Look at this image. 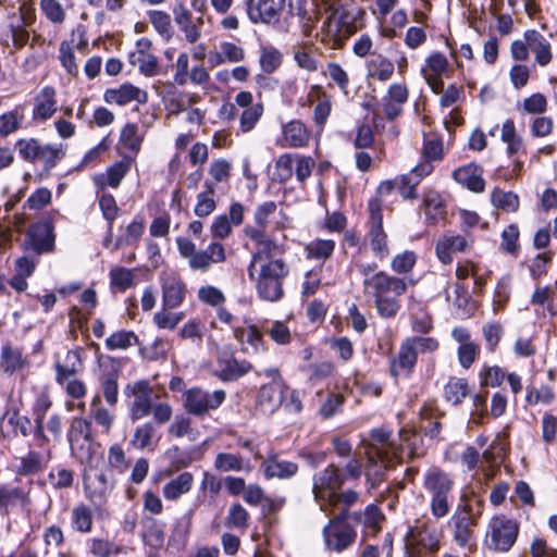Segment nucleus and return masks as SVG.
I'll use <instances>...</instances> for the list:
<instances>
[{
  "label": "nucleus",
  "instance_id": "obj_9",
  "mask_svg": "<svg viewBox=\"0 0 557 557\" xmlns=\"http://www.w3.org/2000/svg\"><path fill=\"white\" fill-rule=\"evenodd\" d=\"M115 485V478L112 471L106 469H90L84 474V486L87 497L94 502L101 504L112 493Z\"/></svg>",
  "mask_w": 557,
  "mask_h": 557
},
{
  "label": "nucleus",
  "instance_id": "obj_31",
  "mask_svg": "<svg viewBox=\"0 0 557 557\" xmlns=\"http://www.w3.org/2000/svg\"><path fill=\"white\" fill-rule=\"evenodd\" d=\"M443 537V529L437 521L423 516V522L420 525V547L430 553H436L440 549V543Z\"/></svg>",
  "mask_w": 557,
  "mask_h": 557
},
{
  "label": "nucleus",
  "instance_id": "obj_22",
  "mask_svg": "<svg viewBox=\"0 0 557 557\" xmlns=\"http://www.w3.org/2000/svg\"><path fill=\"white\" fill-rule=\"evenodd\" d=\"M219 370L215 375L224 381H236L247 374L252 369V364L247 360L236 359L232 352L223 351L218 356Z\"/></svg>",
  "mask_w": 557,
  "mask_h": 557
},
{
  "label": "nucleus",
  "instance_id": "obj_62",
  "mask_svg": "<svg viewBox=\"0 0 557 557\" xmlns=\"http://www.w3.org/2000/svg\"><path fill=\"white\" fill-rule=\"evenodd\" d=\"M294 59L297 65L308 72H317L319 69V61L312 53V46H302L294 53Z\"/></svg>",
  "mask_w": 557,
  "mask_h": 557
},
{
  "label": "nucleus",
  "instance_id": "obj_14",
  "mask_svg": "<svg viewBox=\"0 0 557 557\" xmlns=\"http://www.w3.org/2000/svg\"><path fill=\"white\" fill-rule=\"evenodd\" d=\"M345 479L346 476L334 465H330L317 473L313 478L312 487L315 499L330 502L336 491L344 484Z\"/></svg>",
  "mask_w": 557,
  "mask_h": 557
},
{
  "label": "nucleus",
  "instance_id": "obj_35",
  "mask_svg": "<svg viewBox=\"0 0 557 557\" xmlns=\"http://www.w3.org/2000/svg\"><path fill=\"white\" fill-rule=\"evenodd\" d=\"M133 159L129 157L123 158L121 161L115 162L107 170V174L96 178V184L100 189H104L106 186L116 188L127 172L131 170Z\"/></svg>",
  "mask_w": 557,
  "mask_h": 557
},
{
  "label": "nucleus",
  "instance_id": "obj_39",
  "mask_svg": "<svg viewBox=\"0 0 557 557\" xmlns=\"http://www.w3.org/2000/svg\"><path fill=\"white\" fill-rule=\"evenodd\" d=\"M193 482L194 476L191 473L183 472L178 474L163 486L162 493L164 498L168 500L178 499L182 495L190 491Z\"/></svg>",
  "mask_w": 557,
  "mask_h": 557
},
{
  "label": "nucleus",
  "instance_id": "obj_1",
  "mask_svg": "<svg viewBox=\"0 0 557 557\" xmlns=\"http://www.w3.org/2000/svg\"><path fill=\"white\" fill-rule=\"evenodd\" d=\"M327 14L322 25V42L332 49L343 47L345 40L362 27L364 11L357 7L335 5L325 7Z\"/></svg>",
  "mask_w": 557,
  "mask_h": 557
},
{
  "label": "nucleus",
  "instance_id": "obj_23",
  "mask_svg": "<svg viewBox=\"0 0 557 557\" xmlns=\"http://www.w3.org/2000/svg\"><path fill=\"white\" fill-rule=\"evenodd\" d=\"M444 157V145L442 136L438 134H424L422 161H420V178L430 175L434 165Z\"/></svg>",
  "mask_w": 557,
  "mask_h": 557
},
{
  "label": "nucleus",
  "instance_id": "obj_8",
  "mask_svg": "<svg viewBox=\"0 0 557 557\" xmlns=\"http://www.w3.org/2000/svg\"><path fill=\"white\" fill-rule=\"evenodd\" d=\"M382 207V199L372 198L369 200L368 211L370 219L368 237L373 252L380 259H384L389 253L387 235L383 230Z\"/></svg>",
  "mask_w": 557,
  "mask_h": 557
},
{
  "label": "nucleus",
  "instance_id": "obj_24",
  "mask_svg": "<svg viewBox=\"0 0 557 557\" xmlns=\"http://www.w3.org/2000/svg\"><path fill=\"white\" fill-rule=\"evenodd\" d=\"M417 341L412 338L401 345L397 357L391 361L393 376L407 377L412 373L417 361Z\"/></svg>",
  "mask_w": 557,
  "mask_h": 557
},
{
  "label": "nucleus",
  "instance_id": "obj_4",
  "mask_svg": "<svg viewBox=\"0 0 557 557\" xmlns=\"http://www.w3.org/2000/svg\"><path fill=\"white\" fill-rule=\"evenodd\" d=\"M349 517L347 509H343L323 528L322 535L329 552L342 553L355 543L357 531L348 522Z\"/></svg>",
  "mask_w": 557,
  "mask_h": 557
},
{
  "label": "nucleus",
  "instance_id": "obj_47",
  "mask_svg": "<svg viewBox=\"0 0 557 557\" xmlns=\"http://www.w3.org/2000/svg\"><path fill=\"white\" fill-rule=\"evenodd\" d=\"M42 143L37 138H21L16 141L15 147L20 157L27 162L38 161Z\"/></svg>",
  "mask_w": 557,
  "mask_h": 557
},
{
  "label": "nucleus",
  "instance_id": "obj_5",
  "mask_svg": "<svg viewBox=\"0 0 557 557\" xmlns=\"http://www.w3.org/2000/svg\"><path fill=\"white\" fill-rule=\"evenodd\" d=\"M518 533L517 521L506 516H495L488 523L486 543L494 550L508 552L517 541Z\"/></svg>",
  "mask_w": 557,
  "mask_h": 557
},
{
  "label": "nucleus",
  "instance_id": "obj_54",
  "mask_svg": "<svg viewBox=\"0 0 557 557\" xmlns=\"http://www.w3.org/2000/svg\"><path fill=\"white\" fill-rule=\"evenodd\" d=\"M335 243L331 239H314L310 242L305 250L309 259H327L332 256Z\"/></svg>",
  "mask_w": 557,
  "mask_h": 557
},
{
  "label": "nucleus",
  "instance_id": "obj_49",
  "mask_svg": "<svg viewBox=\"0 0 557 557\" xmlns=\"http://www.w3.org/2000/svg\"><path fill=\"white\" fill-rule=\"evenodd\" d=\"M108 462L109 468L107 470L112 471L113 475L115 473L124 474L129 467V461L126 459L124 449L117 444L109 448Z\"/></svg>",
  "mask_w": 557,
  "mask_h": 557
},
{
  "label": "nucleus",
  "instance_id": "obj_44",
  "mask_svg": "<svg viewBox=\"0 0 557 557\" xmlns=\"http://www.w3.org/2000/svg\"><path fill=\"white\" fill-rule=\"evenodd\" d=\"M396 458L397 457L391 456L388 465L382 462L380 459H376L373 462L368 461L366 478L370 488H375L380 485V483L384 480L385 471L394 466Z\"/></svg>",
  "mask_w": 557,
  "mask_h": 557
},
{
  "label": "nucleus",
  "instance_id": "obj_56",
  "mask_svg": "<svg viewBox=\"0 0 557 557\" xmlns=\"http://www.w3.org/2000/svg\"><path fill=\"white\" fill-rule=\"evenodd\" d=\"M24 115L17 109L4 112L0 115V136L7 137L16 132L22 124Z\"/></svg>",
  "mask_w": 557,
  "mask_h": 557
},
{
  "label": "nucleus",
  "instance_id": "obj_41",
  "mask_svg": "<svg viewBox=\"0 0 557 557\" xmlns=\"http://www.w3.org/2000/svg\"><path fill=\"white\" fill-rule=\"evenodd\" d=\"M214 468L221 472L249 470V465H245L240 455L220 453L214 460Z\"/></svg>",
  "mask_w": 557,
  "mask_h": 557
},
{
  "label": "nucleus",
  "instance_id": "obj_63",
  "mask_svg": "<svg viewBox=\"0 0 557 557\" xmlns=\"http://www.w3.org/2000/svg\"><path fill=\"white\" fill-rule=\"evenodd\" d=\"M52 199L51 190L46 187L36 189L24 202L23 208L39 211L47 207Z\"/></svg>",
  "mask_w": 557,
  "mask_h": 557
},
{
  "label": "nucleus",
  "instance_id": "obj_17",
  "mask_svg": "<svg viewBox=\"0 0 557 557\" xmlns=\"http://www.w3.org/2000/svg\"><path fill=\"white\" fill-rule=\"evenodd\" d=\"M285 0H248L246 10L252 23L271 24L278 21Z\"/></svg>",
  "mask_w": 557,
  "mask_h": 557
},
{
  "label": "nucleus",
  "instance_id": "obj_7",
  "mask_svg": "<svg viewBox=\"0 0 557 557\" xmlns=\"http://www.w3.org/2000/svg\"><path fill=\"white\" fill-rule=\"evenodd\" d=\"M226 398L223 389L211 392L200 387L187 389L183 395L186 411L197 417H203L209 411L218 409Z\"/></svg>",
  "mask_w": 557,
  "mask_h": 557
},
{
  "label": "nucleus",
  "instance_id": "obj_33",
  "mask_svg": "<svg viewBox=\"0 0 557 557\" xmlns=\"http://www.w3.org/2000/svg\"><path fill=\"white\" fill-rule=\"evenodd\" d=\"M423 208L426 225H436L445 218V205L442 196L435 190H428L423 195Z\"/></svg>",
  "mask_w": 557,
  "mask_h": 557
},
{
  "label": "nucleus",
  "instance_id": "obj_59",
  "mask_svg": "<svg viewBox=\"0 0 557 557\" xmlns=\"http://www.w3.org/2000/svg\"><path fill=\"white\" fill-rule=\"evenodd\" d=\"M99 207L101 209L103 218L108 221V231L111 235L112 225L114 220L117 218L120 208L116 205L114 197L111 194L102 193L99 196Z\"/></svg>",
  "mask_w": 557,
  "mask_h": 557
},
{
  "label": "nucleus",
  "instance_id": "obj_28",
  "mask_svg": "<svg viewBox=\"0 0 557 557\" xmlns=\"http://www.w3.org/2000/svg\"><path fill=\"white\" fill-rule=\"evenodd\" d=\"M159 440L157 425L152 421H147L135 428L129 445L137 450H153Z\"/></svg>",
  "mask_w": 557,
  "mask_h": 557
},
{
  "label": "nucleus",
  "instance_id": "obj_55",
  "mask_svg": "<svg viewBox=\"0 0 557 557\" xmlns=\"http://www.w3.org/2000/svg\"><path fill=\"white\" fill-rule=\"evenodd\" d=\"M555 398L553 389L547 385H542L540 388L528 385L525 388V404L534 406L537 404L548 405Z\"/></svg>",
  "mask_w": 557,
  "mask_h": 557
},
{
  "label": "nucleus",
  "instance_id": "obj_13",
  "mask_svg": "<svg viewBox=\"0 0 557 557\" xmlns=\"http://www.w3.org/2000/svg\"><path fill=\"white\" fill-rule=\"evenodd\" d=\"M54 230L50 222H38L29 226L25 235V248L36 255L54 251Z\"/></svg>",
  "mask_w": 557,
  "mask_h": 557
},
{
  "label": "nucleus",
  "instance_id": "obj_37",
  "mask_svg": "<svg viewBox=\"0 0 557 557\" xmlns=\"http://www.w3.org/2000/svg\"><path fill=\"white\" fill-rule=\"evenodd\" d=\"M27 364L26 359L23 357L20 348L12 347L11 345H3L0 355V370L11 375L15 371L23 369Z\"/></svg>",
  "mask_w": 557,
  "mask_h": 557
},
{
  "label": "nucleus",
  "instance_id": "obj_40",
  "mask_svg": "<svg viewBox=\"0 0 557 557\" xmlns=\"http://www.w3.org/2000/svg\"><path fill=\"white\" fill-rule=\"evenodd\" d=\"M67 145L65 144H44L40 150V161L46 171H51L65 157Z\"/></svg>",
  "mask_w": 557,
  "mask_h": 557
},
{
  "label": "nucleus",
  "instance_id": "obj_3",
  "mask_svg": "<svg viewBox=\"0 0 557 557\" xmlns=\"http://www.w3.org/2000/svg\"><path fill=\"white\" fill-rule=\"evenodd\" d=\"M176 245L180 255L188 261L194 271L206 272L212 263H222L226 260L224 246L219 242H212L203 250H197L196 245L186 237H178Z\"/></svg>",
  "mask_w": 557,
  "mask_h": 557
},
{
  "label": "nucleus",
  "instance_id": "obj_64",
  "mask_svg": "<svg viewBox=\"0 0 557 557\" xmlns=\"http://www.w3.org/2000/svg\"><path fill=\"white\" fill-rule=\"evenodd\" d=\"M264 331L278 345H287L292 341L289 327L282 321L271 322Z\"/></svg>",
  "mask_w": 557,
  "mask_h": 557
},
{
  "label": "nucleus",
  "instance_id": "obj_52",
  "mask_svg": "<svg viewBox=\"0 0 557 557\" xmlns=\"http://www.w3.org/2000/svg\"><path fill=\"white\" fill-rule=\"evenodd\" d=\"M138 344L137 335L132 331H119L112 333L106 339V347L109 350L127 349Z\"/></svg>",
  "mask_w": 557,
  "mask_h": 557
},
{
  "label": "nucleus",
  "instance_id": "obj_38",
  "mask_svg": "<svg viewBox=\"0 0 557 557\" xmlns=\"http://www.w3.org/2000/svg\"><path fill=\"white\" fill-rule=\"evenodd\" d=\"M351 517L363 524L367 535H375L381 530V522L384 519L380 508L369 505L363 511L354 512Z\"/></svg>",
  "mask_w": 557,
  "mask_h": 557
},
{
  "label": "nucleus",
  "instance_id": "obj_34",
  "mask_svg": "<svg viewBox=\"0 0 557 557\" xmlns=\"http://www.w3.org/2000/svg\"><path fill=\"white\" fill-rule=\"evenodd\" d=\"M423 485L431 495H449L453 490V481L438 468H432L425 473Z\"/></svg>",
  "mask_w": 557,
  "mask_h": 557
},
{
  "label": "nucleus",
  "instance_id": "obj_29",
  "mask_svg": "<svg viewBox=\"0 0 557 557\" xmlns=\"http://www.w3.org/2000/svg\"><path fill=\"white\" fill-rule=\"evenodd\" d=\"M67 440L73 453L88 450L91 441L90 422L83 418H74L69 430Z\"/></svg>",
  "mask_w": 557,
  "mask_h": 557
},
{
  "label": "nucleus",
  "instance_id": "obj_12",
  "mask_svg": "<svg viewBox=\"0 0 557 557\" xmlns=\"http://www.w3.org/2000/svg\"><path fill=\"white\" fill-rule=\"evenodd\" d=\"M246 236L253 244V251L249 264H259L274 260L280 252V246L267 234L263 228L246 226L244 230Z\"/></svg>",
  "mask_w": 557,
  "mask_h": 557
},
{
  "label": "nucleus",
  "instance_id": "obj_46",
  "mask_svg": "<svg viewBox=\"0 0 557 557\" xmlns=\"http://www.w3.org/2000/svg\"><path fill=\"white\" fill-rule=\"evenodd\" d=\"M444 392L448 401L458 405L469 395L470 388L465 379H451L445 385Z\"/></svg>",
  "mask_w": 557,
  "mask_h": 557
},
{
  "label": "nucleus",
  "instance_id": "obj_61",
  "mask_svg": "<svg viewBox=\"0 0 557 557\" xmlns=\"http://www.w3.org/2000/svg\"><path fill=\"white\" fill-rule=\"evenodd\" d=\"M170 309L158 311L153 315V322L159 329L174 330L177 324L184 319V312H171Z\"/></svg>",
  "mask_w": 557,
  "mask_h": 557
},
{
  "label": "nucleus",
  "instance_id": "obj_25",
  "mask_svg": "<svg viewBox=\"0 0 557 557\" xmlns=\"http://www.w3.org/2000/svg\"><path fill=\"white\" fill-rule=\"evenodd\" d=\"M284 381H275L261 386L257 405L264 414H271L280 408L283 401Z\"/></svg>",
  "mask_w": 557,
  "mask_h": 557
},
{
  "label": "nucleus",
  "instance_id": "obj_32",
  "mask_svg": "<svg viewBox=\"0 0 557 557\" xmlns=\"http://www.w3.org/2000/svg\"><path fill=\"white\" fill-rule=\"evenodd\" d=\"M524 38L535 54V60L541 66H546L553 59L549 41L537 30L529 29Z\"/></svg>",
  "mask_w": 557,
  "mask_h": 557
},
{
  "label": "nucleus",
  "instance_id": "obj_51",
  "mask_svg": "<svg viewBox=\"0 0 557 557\" xmlns=\"http://www.w3.org/2000/svg\"><path fill=\"white\" fill-rule=\"evenodd\" d=\"M491 201L494 207L507 212H515L519 208V197L512 191L496 188L492 191Z\"/></svg>",
  "mask_w": 557,
  "mask_h": 557
},
{
  "label": "nucleus",
  "instance_id": "obj_19",
  "mask_svg": "<svg viewBox=\"0 0 557 557\" xmlns=\"http://www.w3.org/2000/svg\"><path fill=\"white\" fill-rule=\"evenodd\" d=\"M103 99L107 103L119 107L126 106L132 101L145 104L148 101V92L131 83H124L115 88L107 89Z\"/></svg>",
  "mask_w": 557,
  "mask_h": 557
},
{
  "label": "nucleus",
  "instance_id": "obj_20",
  "mask_svg": "<svg viewBox=\"0 0 557 557\" xmlns=\"http://www.w3.org/2000/svg\"><path fill=\"white\" fill-rule=\"evenodd\" d=\"M311 133L300 120H292L282 125V135L276 145L282 148H304L310 141Z\"/></svg>",
  "mask_w": 557,
  "mask_h": 557
},
{
  "label": "nucleus",
  "instance_id": "obj_16",
  "mask_svg": "<svg viewBox=\"0 0 557 557\" xmlns=\"http://www.w3.org/2000/svg\"><path fill=\"white\" fill-rule=\"evenodd\" d=\"M162 290V306L164 309L178 308L186 297V284L173 271H163L159 276Z\"/></svg>",
  "mask_w": 557,
  "mask_h": 557
},
{
  "label": "nucleus",
  "instance_id": "obj_11",
  "mask_svg": "<svg viewBox=\"0 0 557 557\" xmlns=\"http://www.w3.org/2000/svg\"><path fill=\"white\" fill-rule=\"evenodd\" d=\"M391 431L379 428L371 431L370 442L366 444V455L369 462L380 459L388 465L391 456L397 457V446L391 440Z\"/></svg>",
  "mask_w": 557,
  "mask_h": 557
},
{
  "label": "nucleus",
  "instance_id": "obj_21",
  "mask_svg": "<svg viewBox=\"0 0 557 557\" xmlns=\"http://www.w3.org/2000/svg\"><path fill=\"white\" fill-rule=\"evenodd\" d=\"M256 458L261 459V469L268 480H287L298 472L297 463L280 459L275 453H270L265 457L256 455Z\"/></svg>",
  "mask_w": 557,
  "mask_h": 557
},
{
  "label": "nucleus",
  "instance_id": "obj_26",
  "mask_svg": "<svg viewBox=\"0 0 557 557\" xmlns=\"http://www.w3.org/2000/svg\"><path fill=\"white\" fill-rule=\"evenodd\" d=\"M57 91L51 86H45L35 97L33 119L35 121H47L57 112Z\"/></svg>",
  "mask_w": 557,
  "mask_h": 557
},
{
  "label": "nucleus",
  "instance_id": "obj_6",
  "mask_svg": "<svg viewBox=\"0 0 557 557\" xmlns=\"http://www.w3.org/2000/svg\"><path fill=\"white\" fill-rule=\"evenodd\" d=\"M480 515L481 510L479 509L474 513L473 507L467 502V497L463 496L449 520L453 537L458 546L465 547L471 541L473 528L476 525V516Z\"/></svg>",
  "mask_w": 557,
  "mask_h": 557
},
{
  "label": "nucleus",
  "instance_id": "obj_57",
  "mask_svg": "<svg viewBox=\"0 0 557 557\" xmlns=\"http://www.w3.org/2000/svg\"><path fill=\"white\" fill-rule=\"evenodd\" d=\"M502 140L507 144L509 154L517 153L522 147V139L517 135L515 122L510 119L503 124Z\"/></svg>",
  "mask_w": 557,
  "mask_h": 557
},
{
  "label": "nucleus",
  "instance_id": "obj_27",
  "mask_svg": "<svg viewBox=\"0 0 557 557\" xmlns=\"http://www.w3.org/2000/svg\"><path fill=\"white\" fill-rule=\"evenodd\" d=\"M454 180L473 193H482L485 181L482 177V169L474 163L458 168L453 172Z\"/></svg>",
  "mask_w": 557,
  "mask_h": 557
},
{
  "label": "nucleus",
  "instance_id": "obj_58",
  "mask_svg": "<svg viewBox=\"0 0 557 557\" xmlns=\"http://www.w3.org/2000/svg\"><path fill=\"white\" fill-rule=\"evenodd\" d=\"M73 527L79 532H89L92 528V513L86 505H78L72 511Z\"/></svg>",
  "mask_w": 557,
  "mask_h": 557
},
{
  "label": "nucleus",
  "instance_id": "obj_43",
  "mask_svg": "<svg viewBox=\"0 0 557 557\" xmlns=\"http://www.w3.org/2000/svg\"><path fill=\"white\" fill-rule=\"evenodd\" d=\"M119 375L116 372L102 373L99 376L100 388L108 405L114 406L119 398Z\"/></svg>",
  "mask_w": 557,
  "mask_h": 557
},
{
  "label": "nucleus",
  "instance_id": "obj_15",
  "mask_svg": "<svg viewBox=\"0 0 557 557\" xmlns=\"http://www.w3.org/2000/svg\"><path fill=\"white\" fill-rule=\"evenodd\" d=\"M418 168H413L409 173L397 175L394 180L383 181L376 188V197L383 198L397 190L405 200H413L417 197L416 187L418 186Z\"/></svg>",
  "mask_w": 557,
  "mask_h": 557
},
{
  "label": "nucleus",
  "instance_id": "obj_48",
  "mask_svg": "<svg viewBox=\"0 0 557 557\" xmlns=\"http://www.w3.org/2000/svg\"><path fill=\"white\" fill-rule=\"evenodd\" d=\"M214 187L211 183H206V191L198 194L195 206V214L205 218L210 215L215 209Z\"/></svg>",
  "mask_w": 557,
  "mask_h": 557
},
{
  "label": "nucleus",
  "instance_id": "obj_53",
  "mask_svg": "<svg viewBox=\"0 0 557 557\" xmlns=\"http://www.w3.org/2000/svg\"><path fill=\"white\" fill-rule=\"evenodd\" d=\"M264 107L262 102H256L255 107L243 110L239 119V129L243 133L251 132L262 117Z\"/></svg>",
  "mask_w": 557,
  "mask_h": 557
},
{
  "label": "nucleus",
  "instance_id": "obj_42",
  "mask_svg": "<svg viewBox=\"0 0 557 557\" xmlns=\"http://www.w3.org/2000/svg\"><path fill=\"white\" fill-rule=\"evenodd\" d=\"M144 230L145 225L143 220H134L125 227L124 233L116 238L113 250L137 243L141 237Z\"/></svg>",
  "mask_w": 557,
  "mask_h": 557
},
{
  "label": "nucleus",
  "instance_id": "obj_30",
  "mask_svg": "<svg viewBox=\"0 0 557 557\" xmlns=\"http://www.w3.org/2000/svg\"><path fill=\"white\" fill-rule=\"evenodd\" d=\"M367 77L370 81H388L395 71L394 63L385 55L372 52L366 62Z\"/></svg>",
  "mask_w": 557,
  "mask_h": 557
},
{
  "label": "nucleus",
  "instance_id": "obj_45",
  "mask_svg": "<svg viewBox=\"0 0 557 557\" xmlns=\"http://www.w3.org/2000/svg\"><path fill=\"white\" fill-rule=\"evenodd\" d=\"M191 519L190 517H182L178 519L169 537V545L175 549H181L185 546L190 531Z\"/></svg>",
  "mask_w": 557,
  "mask_h": 557
},
{
  "label": "nucleus",
  "instance_id": "obj_50",
  "mask_svg": "<svg viewBox=\"0 0 557 557\" xmlns=\"http://www.w3.org/2000/svg\"><path fill=\"white\" fill-rule=\"evenodd\" d=\"M480 384L483 387H499L506 379V373L499 366L484 364L479 373Z\"/></svg>",
  "mask_w": 557,
  "mask_h": 557
},
{
  "label": "nucleus",
  "instance_id": "obj_60",
  "mask_svg": "<svg viewBox=\"0 0 557 557\" xmlns=\"http://www.w3.org/2000/svg\"><path fill=\"white\" fill-rule=\"evenodd\" d=\"M42 455L35 450H29L26 456L21 458L17 473L29 475L39 472L42 468Z\"/></svg>",
  "mask_w": 557,
  "mask_h": 557
},
{
  "label": "nucleus",
  "instance_id": "obj_36",
  "mask_svg": "<svg viewBox=\"0 0 557 557\" xmlns=\"http://www.w3.org/2000/svg\"><path fill=\"white\" fill-rule=\"evenodd\" d=\"M233 334L235 339L243 345L242 350L245 352H249V347L255 352H259L263 345L262 334L255 325L237 326Z\"/></svg>",
  "mask_w": 557,
  "mask_h": 557
},
{
  "label": "nucleus",
  "instance_id": "obj_18",
  "mask_svg": "<svg viewBox=\"0 0 557 557\" xmlns=\"http://www.w3.org/2000/svg\"><path fill=\"white\" fill-rule=\"evenodd\" d=\"M363 287L364 293L371 294L375 298L382 297L388 292L399 296L406 289L404 281L389 276L385 272H377L371 277L363 278Z\"/></svg>",
  "mask_w": 557,
  "mask_h": 557
},
{
  "label": "nucleus",
  "instance_id": "obj_10",
  "mask_svg": "<svg viewBox=\"0 0 557 557\" xmlns=\"http://www.w3.org/2000/svg\"><path fill=\"white\" fill-rule=\"evenodd\" d=\"M124 393L133 397L129 406L131 420L137 421L150 414L152 407V387L146 380H140L126 385Z\"/></svg>",
  "mask_w": 557,
  "mask_h": 557
},
{
  "label": "nucleus",
  "instance_id": "obj_2",
  "mask_svg": "<svg viewBox=\"0 0 557 557\" xmlns=\"http://www.w3.org/2000/svg\"><path fill=\"white\" fill-rule=\"evenodd\" d=\"M289 269L283 259L248 265V276L255 283L260 298L276 301L283 296V282Z\"/></svg>",
  "mask_w": 557,
  "mask_h": 557
}]
</instances>
